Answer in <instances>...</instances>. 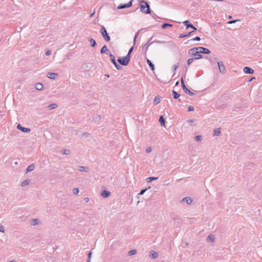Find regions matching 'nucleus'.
Masks as SVG:
<instances>
[{
	"label": "nucleus",
	"instance_id": "1",
	"mask_svg": "<svg viewBox=\"0 0 262 262\" xmlns=\"http://www.w3.org/2000/svg\"><path fill=\"white\" fill-rule=\"evenodd\" d=\"M199 49L198 47L193 48L189 50L188 53L189 54L193 56L194 59H199L203 57L202 55L199 52Z\"/></svg>",
	"mask_w": 262,
	"mask_h": 262
},
{
	"label": "nucleus",
	"instance_id": "2",
	"mask_svg": "<svg viewBox=\"0 0 262 262\" xmlns=\"http://www.w3.org/2000/svg\"><path fill=\"white\" fill-rule=\"evenodd\" d=\"M140 6V11L146 14H150L151 11L149 5L145 2L142 1Z\"/></svg>",
	"mask_w": 262,
	"mask_h": 262
},
{
	"label": "nucleus",
	"instance_id": "3",
	"mask_svg": "<svg viewBox=\"0 0 262 262\" xmlns=\"http://www.w3.org/2000/svg\"><path fill=\"white\" fill-rule=\"evenodd\" d=\"M130 59L129 56H125L123 57H119L118 59V61L120 64L123 66H126L128 64Z\"/></svg>",
	"mask_w": 262,
	"mask_h": 262
},
{
	"label": "nucleus",
	"instance_id": "4",
	"mask_svg": "<svg viewBox=\"0 0 262 262\" xmlns=\"http://www.w3.org/2000/svg\"><path fill=\"white\" fill-rule=\"evenodd\" d=\"M100 31L104 40L107 42L110 41L111 40L110 36L108 35L106 30L104 26H102L101 27Z\"/></svg>",
	"mask_w": 262,
	"mask_h": 262
},
{
	"label": "nucleus",
	"instance_id": "5",
	"mask_svg": "<svg viewBox=\"0 0 262 262\" xmlns=\"http://www.w3.org/2000/svg\"><path fill=\"white\" fill-rule=\"evenodd\" d=\"M181 83L182 89L186 93H188L190 96H193L195 95L194 93L191 92L189 89H188V88L186 86L183 77L181 78Z\"/></svg>",
	"mask_w": 262,
	"mask_h": 262
},
{
	"label": "nucleus",
	"instance_id": "6",
	"mask_svg": "<svg viewBox=\"0 0 262 262\" xmlns=\"http://www.w3.org/2000/svg\"><path fill=\"white\" fill-rule=\"evenodd\" d=\"M217 63L218 67H219V69L220 72L222 74H224L226 72V68H225L223 62L222 61H217Z\"/></svg>",
	"mask_w": 262,
	"mask_h": 262
},
{
	"label": "nucleus",
	"instance_id": "7",
	"mask_svg": "<svg viewBox=\"0 0 262 262\" xmlns=\"http://www.w3.org/2000/svg\"><path fill=\"white\" fill-rule=\"evenodd\" d=\"M133 1H134V0H130L128 2V3H127L126 4H121L119 6H118L117 8L118 9H124L126 8H129L132 6Z\"/></svg>",
	"mask_w": 262,
	"mask_h": 262
},
{
	"label": "nucleus",
	"instance_id": "8",
	"mask_svg": "<svg viewBox=\"0 0 262 262\" xmlns=\"http://www.w3.org/2000/svg\"><path fill=\"white\" fill-rule=\"evenodd\" d=\"M183 24L186 27V29H188L189 28H191L193 29L192 31H195L196 30V28L193 25H192L189 20H187L184 21Z\"/></svg>",
	"mask_w": 262,
	"mask_h": 262
},
{
	"label": "nucleus",
	"instance_id": "9",
	"mask_svg": "<svg viewBox=\"0 0 262 262\" xmlns=\"http://www.w3.org/2000/svg\"><path fill=\"white\" fill-rule=\"evenodd\" d=\"M198 49H199V52L200 53H202V54H208L209 53H210V51L209 50H208V49L207 48H204V47H198Z\"/></svg>",
	"mask_w": 262,
	"mask_h": 262
},
{
	"label": "nucleus",
	"instance_id": "10",
	"mask_svg": "<svg viewBox=\"0 0 262 262\" xmlns=\"http://www.w3.org/2000/svg\"><path fill=\"white\" fill-rule=\"evenodd\" d=\"M17 127L24 133H29L31 131L30 128L23 127L20 124H18Z\"/></svg>",
	"mask_w": 262,
	"mask_h": 262
},
{
	"label": "nucleus",
	"instance_id": "11",
	"mask_svg": "<svg viewBox=\"0 0 262 262\" xmlns=\"http://www.w3.org/2000/svg\"><path fill=\"white\" fill-rule=\"evenodd\" d=\"M111 194V193L110 191L105 190L102 191L101 193V196L104 198L110 196Z\"/></svg>",
	"mask_w": 262,
	"mask_h": 262
},
{
	"label": "nucleus",
	"instance_id": "12",
	"mask_svg": "<svg viewBox=\"0 0 262 262\" xmlns=\"http://www.w3.org/2000/svg\"><path fill=\"white\" fill-rule=\"evenodd\" d=\"M153 42H157V43H170V46L173 47H177V45L175 43L173 42H167V41H165L156 40V41H154Z\"/></svg>",
	"mask_w": 262,
	"mask_h": 262
},
{
	"label": "nucleus",
	"instance_id": "13",
	"mask_svg": "<svg viewBox=\"0 0 262 262\" xmlns=\"http://www.w3.org/2000/svg\"><path fill=\"white\" fill-rule=\"evenodd\" d=\"M244 71L246 74H252L254 73V70L250 67H245L244 68Z\"/></svg>",
	"mask_w": 262,
	"mask_h": 262
},
{
	"label": "nucleus",
	"instance_id": "14",
	"mask_svg": "<svg viewBox=\"0 0 262 262\" xmlns=\"http://www.w3.org/2000/svg\"><path fill=\"white\" fill-rule=\"evenodd\" d=\"M35 168V165L34 164H31L28 166L26 169V173L31 172L33 171Z\"/></svg>",
	"mask_w": 262,
	"mask_h": 262
},
{
	"label": "nucleus",
	"instance_id": "15",
	"mask_svg": "<svg viewBox=\"0 0 262 262\" xmlns=\"http://www.w3.org/2000/svg\"><path fill=\"white\" fill-rule=\"evenodd\" d=\"M182 202H185L187 204L190 205L192 203V200L190 198L187 196L182 199Z\"/></svg>",
	"mask_w": 262,
	"mask_h": 262
},
{
	"label": "nucleus",
	"instance_id": "16",
	"mask_svg": "<svg viewBox=\"0 0 262 262\" xmlns=\"http://www.w3.org/2000/svg\"><path fill=\"white\" fill-rule=\"evenodd\" d=\"M57 73L49 72L47 74V77L50 79H55V76L57 75Z\"/></svg>",
	"mask_w": 262,
	"mask_h": 262
},
{
	"label": "nucleus",
	"instance_id": "17",
	"mask_svg": "<svg viewBox=\"0 0 262 262\" xmlns=\"http://www.w3.org/2000/svg\"><path fill=\"white\" fill-rule=\"evenodd\" d=\"M108 52V50L106 45L103 46L100 50V53L101 54H103L104 53H107Z\"/></svg>",
	"mask_w": 262,
	"mask_h": 262
},
{
	"label": "nucleus",
	"instance_id": "18",
	"mask_svg": "<svg viewBox=\"0 0 262 262\" xmlns=\"http://www.w3.org/2000/svg\"><path fill=\"white\" fill-rule=\"evenodd\" d=\"M40 223V220L38 219H34L32 220L31 224L32 226L38 225Z\"/></svg>",
	"mask_w": 262,
	"mask_h": 262
},
{
	"label": "nucleus",
	"instance_id": "19",
	"mask_svg": "<svg viewBox=\"0 0 262 262\" xmlns=\"http://www.w3.org/2000/svg\"><path fill=\"white\" fill-rule=\"evenodd\" d=\"M151 44V43H150V40H149L146 44L144 45L143 47L142 50L143 51H144L145 52H146L147 49L148 47Z\"/></svg>",
	"mask_w": 262,
	"mask_h": 262
},
{
	"label": "nucleus",
	"instance_id": "20",
	"mask_svg": "<svg viewBox=\"0 0 262 262\" xmlns=\"http://www.w3.org/2000/svg\"><path fill=\"white\" fill-rule=\"evenodd\" d=\"M147 63L148 64L149 67H150V69L152 71H154L155 70V67L154 64L152 63V62L148 59H147Z\"/></svg>",
	"mask_w": 262,
	"mask_h": 262
},
{
	"label": "nucleus",
	"instance_id": "21",
	"mask_svg": "<svg viewBox=\"0 0 262 262\" xmlns=\"http://www.w3.org/2000/svg\"><path fill=\"white\" fill-rule=\"evenodd\" d=\"M150 256L152 258H156L158 256V254L156 251H151L150 253Z\"/></svg>",
	"mask_w": 262,
	"mask_h": 262
},
{
	"label": "nucleus",
	"instance_id": "22",
	"mask_svg": "<svg viewBox=\"0 0 262 262\" xmlns=\"http://www.w3.org/2000/svg\"><path fill=\"white\" fill-rule=\"evenodd\" d=\"M43 88V86L42 83H38L35 85V89L37 90H42Z\"/></svg>",
	"mask_w": 262,
	"mask_h": 262
},
{
	"label": "nucleus",
	"instance_id": "23",
	"mask_svg": "<svg viewBox=\"0 0 262 262\" xmlns=\"http://www.w3.org/2000/svg\"><path fill=\"white\" fill-rule=\"evenodd\" d=\"M221 130L220 128H217L214 130V135L216 136H219L221 135Z\"/></svg>",
	"mask_w": 262,
	"mask_h": 262
},
{
	"label": "nucleus",
	"instance_id": "24",
	"mask_svg": "<svg viewBox=\"0 0 262 262\" xmlns=\"http://www.w3.org/2000/svg\"><path fill=\"white\" fill-rule=\"evenodd\" d=\"M215 237L213 235H209L207 237V241L208 242H213L214 241Z\"/></svg>",
	"mask_w": 262,
	"mask_h": 262
},
{
	"label": "nucleus",
	"instance_id": "25",
	"mask_svg": "<svg viewBox=\"0 0 262 262\" xmlns=\"http://www.w3.org/2000/svg\"><path fill=\"white\" fill-rule=\"evenodd\" d=\"M159 122L161 126H165V119L163 116H161L159 118Z\"/></svg>",
	"mask_w": 262,
	"mask_h": 262
},
{
	"label": "nucleus",
	"instance_id": "26",
	"mask_svg": "<svg viewBox=\"0 0 262 262\" xmlns=\"http://www.w3.org/2000/svg\"><path fill=\"white\" fill-rule=\"evenodd\" d=\"M88 40L91 42L92 47H94L96 45V42L94 39L89 38Z\"/></svg>",
	"mask_w": 262,
	"mask_h": 262
},
{
	"label": "nucleus",
	"instance_id": "27",
	"mask_svg": "<svg viewBox=\"0 0 262 262\" xmlns=\"http://www.w3.org/2000/svg\"><path fill=\"white\" fill-rule=\"evenodd\" d=\"M193 32H194V31H192L189 33H186L185 34H181L179 36V37L180 38H184V37H187V36H189L190 34H191Z\"/></svg>",
	"mask_w": 262,
	"mask_h": 262
},
{
	"label": "nucleus",
	"instance_id": "28",
	"mask_svg": "<svg viewBox=\"0 0 262 262\" xmlns=\"http://www.w3.org/2000/svg\"><path fill=\"white\" fill-rule=\"evenodd\" d=\"M30 183V180H26L21 183V186L22 187H25V186L29 185Z\"/></svg>",
	"mask_w": 262,
	"mask_h": 262
},
{
	"label": "nucleus",
	"instance_id": "29",
	"mask_svg": "<svg viewBox=\"0 0 262 262\" xmlns=\"http://www.w3.org/2000/svg\"><path fill=\"white\" fill-rule=\"evenodd\" d=\"M158 179V177H149L146 179V181L147 183H150L154 180H156Z\"/></svg>",
	"mask_w": 262,
	"mask_h": 262
},
{
	"label": "nucleus",
	"instance_id": "30",
	"mask_svg": "<svg viewBox=\"0 0 262 262\" xmlns=\"http://www.w3.org/2000/svg\"><path fill=\"white\" fill-rule=\"evenodd\" d=\"M173 97L174 99H178L180 97V95L175 91H172Z\"/></svg>",
	"mask_w": 262,
	"mask_h": 262
},
{
	"label": "nucleus",
	"instance_id": "31",
	"mask_svg": "<svg viewBox=\"0 0 262 262\" xmlns=\"http://www.w3.org/2000/svg\"><path fill=\"white\" fill-rule=\"evenodd\" d=\"M57 107V105L56 103H52L48 105V107L50 110L55 108Z\"/></svg>",
	"mask_w": 262,
	"mask_h": 262
},
{
	"label": "nucleus",
	"instance_id": "32",
	"mask_svg": "<svg viewBox=\"0 0 262 262\" xmlns=\"http://www.w3.org/2000/svg\"><path fill=\"white\" fill-rule=\"evenodd\" d=\"M61 152H62V154H63V155H70V150H69V149H63L61 150Z\"/></svg>",
	"mask_w": 262,
	"mask_h": 262
},
{
	"label": "nucleus",
	"instance_id": "33",
	"mask_svg": "<svg viewBox=\"0 0 262 262\" xmlns=\"http://www.w3.org/2000/svg\"><path fill=\"white\" fill-rule=\"evenodd\" d=\"M86 169H88V168H86L84 166H79L78 167V170L80 171H85V172H86L87 170H86Z\"/></svg>",
	"mask_w": 262,
	"mask_h": 262
},
{
	"label": "nucleus",
	"instance_id": "34",
	"mask_svg": "<svg viewBox=\"0 0 262 262\" xmlns=\"http://www.w3.org/2000/svg\"><path fill=\"white\" fill-rule=\"evenodd\" d=\"M172 27V25L168 23H165L162 25V28L163 29H166L167 27Z\"/></svg>",
	"mask_w": 262,
	"mask_h": 262
},
{
	"label": "nucleus",
	"instance_id": "35",
	"mask_svg": "<svg viewBox=\"0 0 262 262\" xmlns=\"http://www.w3.org/2000/svg\"><path fill=\"white\" fill-rule=\"evenodd\" d=\"M110 57L111 61H112V62L113 63H114V62H115L116 61L115 60V56L112 54L110 53Z\"/></svg>",
	"mask_w": 262,
	"mask_h": 262
},
{
	"label": "nucleus",
	"instance_id": "36",
	"mask_svg": "<svg viewBox=\"0 0 262 262\" xmlns=\"http://www.w3.org/2000/svg\"><path fill=\"white\" fill-rule=\"evenodd\" d=\"M150 187H148L147 188L142 189L140 191V192L139 193V195H143L147 190H148V189H150Z\"/></svg>",
	"mask_w": 262,
	"mask_h": 262
},
{
	"label": "nucleus",
	"instance_id": "37",
	"mask_svg": "<svg viewBox=\"0 0 262 262\" xmlns=\"http://www.w3.org/2000/svg\"><path fill=\"white\" fill-rule=\"evenodd\" d=\"M137 252V250H130L128 252V255L129 256H131V255H133L134 254H135Z\"/></svg>",
	"mask_w": 262,
	"mask_h": 262
},
{
	"label": "nucleus",
	"instance_id": "38",
	"mask_svg": "<svg viewBox=\"0 0 262 262\" xmlns=\"http://www.w3.org/2000/svg\"><path fill=\"white\" fill-rule=\"evenodd\" d=\"M114 65L115 66V68L117 69V70H120L121 69L122 67L121 66H120L119 64H118L117 62L116 61L115 62H114Z\"/></svg>",
	"mask_w": 262,
	"mask_h": 262
},
{
	"label": "nucleus",
	"instance_id": "39",
	"mask_svg": "<svg viewBox=\"0 0 262 262\" xmlns=\"http://www.w3.org/2000/svg\"><path fill=\"white\" fill-rule=\"evenodd\" d=\"M133 50V47H132V48L129 50V51H128V52L127 54L126 55V56H128V55H129V58L130 59V57H131V56H130V54H131V53H132V52Z\"/></svg>",
	"mask_w": 262,
	"mask_h": 262
},
{
	"label": "nucleus",
	"instance_id": "40",
	"mask_svg": "<svg viewBox=\"0 0 262 262\" xmlns=\"http://www.w3.org/2000/svg\"><path fill=\"white\" fill-rule=\"evenodd\" d=\"M202 139V136H201V135L196 136L195 137V141H201Z\"/></svg>",
	"mask_w": 262,
	"mask_h": 262
},
{
	"label": "nucleus",
	"instance_id": "41",
	"mask_svg": "<svg viewBox=\"0 0 262 262\" xmlns=\"http://www.w3.org/2000/svg\"><path fill=\"white\" fill-rule=\"evenodd\" d=\"M79 189H78V188H74V189H73V193H74V194H78V193H79Z\"/></svg>",
	"mask_w": 262,
	"mask_h": 262
},
{
	"label": "nucleus",
	"instance_id": "42",
	"mask_svg": "<svg viewBox=\"0 0 262 262\" xmlns=\"http://www.w3.org/2000/svg\"><path fill=\"white\" fill-rule=\"evenodd\" d=\"M200 40H201V38L199 36H196V37L188 40V42L191 41V40L200 41Z\"/></svg>",
	"mask_w": 262,
	"mask_h": 262
},
{
	"label": "nucleus",
	"instance_id": "43",
	"mask_svg": "<svg viewBox=\"0 0 262 262\" xmlns=\"http://www.w3.org/2000/svg\"><path fill=\"white\" fill-rule=\"evenodd\" d=\"M154 101L155 104H157L160 102V99L159 98L155 97Z\"/></svg>",
	"mask_w": 262,
	"mask_h": 262
},
{
	"label": "nucleus",
	"instance_id": "44",
	"mask_svg": "<svg viewBox=\"0 0 262 262\" xmlns=\"http://www.w3.org/2000/svg\"><path fill=\"white\" fill-rule=\"evenodd\" d=\"M194 60V59L193 58H189L188 59V60H187V64L188 65H190Z\"/></svg>",
	"mask_w": 262,
	"mask_h": 262
},
{
	"label": "nucleus",
	"instance_id": "45",
	"mask_svg": "<svg viewBox=\"0 0 262 262\" xmlns=\"http://www.w3.org/2000/svg\"><path fill=\"white\" fill-rule=\"evenodd\" d=\"M194 110V107L192 106H189L188 108V112H191Z\"/></svg>",
	"mask_w": 262,
	"mask_h": 262
},
{
	"label": "nucleus",
	"instance_id": "46",
	"mask_svg": "<svg viewBox=\"0 0 262 262\" xmlns=\"http://www.w3.org/2000/svg\"><path fill=\"white\" fill-rule=\"evenodd\" d=\"M151 150H152L151 147H148L146 149L145 151L147 153H148V152H150L151 151Z\"/></svg>",
	"mask_w": 262,
	"mask_h": 262
},
{
	"label": "nucleus",
	"instance_id": "47",
	"mask_svg": "<svg viewBox=\"0 0 262 262\" xmlns=\"http://www.w3.org/2000/svg\"><path fill=\"white\" fill-rule=\"evenodd\" d=\"M178 66L177 65H176V64L173 65L172 69H173V70L174 71V72H176V71L178 69Z\"/></svg>",
	"mask_w": 262,
	"mask_h": 262
},
{
	"label": "nucleus",
	"instance_id": "48",
	"mask_svg": "<svg viewBox=\"0 0 262 262\" xmlns=\"http://www.w3.org/2000/svg\"><path fill=\"white\" fill-rule=\"evenodd\" d=\"M92 255V252L91 251L88 254V258L91 259Z\"/></svg>",
	"mask_w": 262,
	"mask_h": 262
},
{
	"label": "nucleus",
	"instance_id": "49",
	"mask_svg": "<svg viewBox=\"0 0 262 262\" xmlns=\"http://www.w3.org/2000/svg\"><path fill=\"white\" fill-rule=\"evenodd\" d=\"M51 54V50H48L46 53V55L47 56H49Z\"/></svg>",
	"mask_w": 262,
	"mask_h": 262
},
{
	"label": "nucleus",
	"instance_id": "50",
	"mask_svg": "<svg viewBox=\"0 0 262 262\" xmlns=\"http://www.w3.org/2000/svg\"><path fill=\"white\" fill-rule=\"evenodd\" d=\"M238 21H239V20H233L229 21L228 22V23L229 24H233Z\"/></svg>",
	"mask_w": 262,
	"mask_h": 262
},
{
	"label": "nucleus",
	"instance_id": "51",
	"mask_svg": "<svg viewBox=\"0 0 262 262\" xmlns=\"http://www.w3.org/2000/svg\"><path fill=\"white\" fill-rule=\"evenodd\" d=\"M0 231L2 232H4V227L3 226H0Z\"/></svg>",
	"mask_w": 262,
	"mask_h": 262
},
{
	"label": "nucleus",
	"instance_id": "52",
	"mask_svg": "<svg viewBox=\"0 0 262 262\" xmlns=\"http://www.w3.org/2000/svg\"><path fill=\"white\" fill-rule=\"evenodd\" d=\"M208 59L211 62H214L213 58L212 57L208 58Z\"/></svg>",
	"mask_w": 262,
	"mask_h": 262
},
{
	"label": "nucleus",
	"instance_id": "53",
	"mask_svg": "<svg viewBox=\"0 0 262 262\" xmlns=\"http://www.w3.org/2000/svg\"><path fill=\"white\" fill-rule=\"evenodd\" d=\"M138 34H139V32H137L136 33V34L135 35V38H134V42H135L136 41V38L137 37L138 35Z\"/></svg>",
	"mask_w": 262,
	"mask_h": 262
},
{
	"label": "nucleus",
	"instance_id": "54",
	"mask_svg": "<svg viewBox=\"0 0 262 262\" xmlns=\"http://www.w3.org/2000/svg\"><path fill=\"white\" fill-rule=\"evenodd\" d=\"M84 201H85V202H89V198H84Z\"/></svg>",
	"mask_w": 262,
	"mask_h": 262
},
{
	"label": "nucleus",
	"instance_id": "55",
	"mask_svg": "<svg viewBox=\"0 0 262 262\" xmlns=\"http://www.w3.org/2000/svg\"><path fill=\"white\" fill-rule=\"evenodd\" d=\"M188 122H189V123H192L193 122V120H189L188 121Z\"/></svg>",
	"mask_w": 262,
	"mask_h": 262
},
{
	"label": "nucleus",
	"instance_id": "56",
	"mask_svg": "<svg viewBox=\"0 0 262 262\" xmlns=\"http://www.w3.org/2000/svg\"><path fill=\"white\" fill-rule=\"evenodd\" d=\"M179 84V81H177L176 83V85H178V84Z\"/></svg>",
	"mask_w": 262,
	"mask_h": 262
},
{
	"label": "nucleus",
	"instance_id": "57",
	"mask_svg": "<svg viewBox=\"0 0 262 262\" xmlns=\"http://www.w3.org/2000/svg\"><path fill=\"white\" fill-rule=\"evenodd\" d=\"M9 262H16V261L15 260H10Z\"/></svg>",
	"mask_w": 262,
	"mask_h": 262
},
{
	"label": "nucleus",
	"instance_id": "58",
	"mask_svg": "<svg viewBox=\"0 0 262 262\" xmlns=\"http://www.w3.org/2000/svg\"><path fill=\"white\" fill-rule=\"evenodd\" d=\"M87 262H91V259H88V258Z\"/></svg>",
	"mask_w": 262,
	"mask_h": 262
},
{
	"label": "nucleus",
	"instance_id": "59",
	"mask_svg": "<svg viewBox=\"0 0 262 262\" xmlns=\"http://www.w3.org/2000/svg\"><path fill=\"white\" fill-rule=\"evenodd\" d=\"M94 13H95L94 12V13H93L90 15V16H91V17L93 16L94 15Z\"/></svg>",
	"mask_w": 262,
	"mask_h": 262
},
{
	"label": "nucleus",
	"instance_id": "60",
	"mask_svg": "<svg viewBox=\"0 0 262 262\" xmlns=\"http://www.w3.org/2000/svg\"><path fill=\"white\" fill-rule=\"evenodd\" d=\"M214 60H216V59H217V58H214Z\"/></svg>",
	"mask_w": 262,
	"mask_h": 262
}]
</instances>
